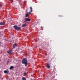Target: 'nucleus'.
<instances>
[{"label":"nucleus","mask_w":80,"mask_h":80,"mask_svg":"<svg viewBox=\"0 0 80 80\" xmlns=\"http://www.w3.org/2000/svg\"><path fill=\"white\" fill-rule=\"evenodd\" d=\"M13 68H14V67L13 66L10 67V68H9L10 70H12V69H13Z\"/></svg>","instance_id":"9"},{"label":"nucleus","mask_w":80,"mask_h":80,"mask_svg":"<svg viewBox=\"0 0 80 80\" xmlns=\"http://www.w3.org/2000/svg\"><path fill=\"white\" fill-rule=\"evenodd\" d=\"M21 24H19V26H21Z\"/></svg>","instance_id":"17"},{"label":"nucleus","mask_w":80,"mask_h":80,"mask_svg":"<svg viewBox=\"0 0 80 80\" xmlns=\"http://www.w3.org/2000/svg\"><path fill=\"white\" fill-rule=\"evenodd\" d=\"M22 80H26V78L25 77H23L22 78Z\"/></svg>","instance_id":"13"},{"label":"nucleus","mask_w":80,"mask_h":80,"mask_svg":"<svg viewBox=\"0 0 80 80\" xmlns=\"http://www.w3.org/2000/svg\"><path fill=\"white\" fill-rule=\"evenodd\" d=\"M13 27L14 28V29L18 31L20 30L21 29V28L20 27H17V26L16 25L14 26Z\"/></svg>","instance_id":"2"},{"label":"nucleus","mask_w":80,"mask_h":80,"mask_svg":"<svg viewBox=\"0 0 80 80\" xmlns=\"http://www.w3.org/2000/svg\"><path fill=\"white\" fill-rule=\"evenodd\" d=\"M25 21H29V22L30 21V19L29 18H26V19H25Z\"/></svg>","instance_id":"5"},{"label":"nucleus","mask_w":80,"mask_h":80,"mask_svg":"<svg viewBox=\"0 0 80 80\" xmlns=\"http://www.w3.org/2000/svg\"><path fill=\"white\" fill-rule=\"evenodd\" d=\"M47 67H48V68H50V65L48 64H47Z\"/></svg>","instance_id":"7"},{"label":"nucleus","mask_w":80,"mask_h":80,"mask_svg":"<svg viewBox=\"0 0 80 80\" xmlns=\"http://www.w3.org/2000/svg\"><path fill=\"white\" fill-rule=\"evenodd\" d=\"M8 54H12V50H8Z\"/></svg>","instance_id":"3"},{"label":"nucleus","mask_w":80,"mask_h":80,"mask_svg":"<svg viewBox=\"0 0 80 80\" xmlns=\"http://www.w3.org/2000/svg\"><path fill=\"white\" fill-rule=\"evenodd\" d=\"M22 64L25 65V66H27L28 63V60L26 58H24L23 59L22 61Z\"/></svg>","instance_id":"1"},{"label":"nucleus","mask_w":80,"mask_h":80,"mask_svg":"<svg viewBox=\"0 0 80 80\" xmlns=\"http://www.w3.org/2000/svg\"><path fill=\"white\" fill-rule=\"evenodd\" d=\"M11 1H12V2H13V0H11Z\"/></svg>","instance_id":"16"},{"label":"nucleus","mask_w":80,"mask_h":80,"mask_svg":"<svg viewBox=\"0 0 80 80\" xmlns=\"http://www.w3.org/2000/svg\"><path fill=\"white\" fill-rule=\"evenodd\" d=\"M31 14V12H29L28 13H26V16H25V17L26 18L27 17L28 15H30Z\"/></svg>","instance_id":"4"},{"label":"nucleus","mask_w":80,"mask_h":80,"mask_svg":"<svg viewBox=\"0 0 80 80\" xmlns=\"http://www.w3.org/2000/svg\"><path fill=\"white\" fill-rule=\"evenodd\" d=\"M42 28H43V27H42Z\"/></svg>","instance_id":"20"},{"label":"nucleus","mask_w":80,"mask_h":80,"mask_svg":"<svg viewBox=\"0 0 80 80\" xmlns=\"http://www.w3.org/2000/svg\"><path fill=\"white\" fill-rule=\"evenodd\" d=\"M0 45H1V43H0Z\"/></svg>","instance_id":"21"},{"label":"nucleus","mask_w":80,"mask_h":80,"mask_svg":"<svg viewBox=\"0 0 80 80\" xmlns=\"http://www.w3.org/2000/svg\"><path fill=\"white\" fill-rule=\"evenodd\" d=\"M1 78H0V79Z\"/></svg>","instance_id":"19"},{"label":"nucleus","mask_w":80,"mask_h":80,"mask_svg":"<svg viewBox=\"0 0 80 80\" xmlns=\"http://www.w3.org/2000/svg\"><path fill=\"white\" fill-rule=\"evenodd\" d=\"M4 73H7V74H8L9 73V71H7V70H5L4 71Z\"/></svg>","instance_id":"6"},{"label":"nucleus","mask_w":80,"mask_h":80,"mask_svg":"<svg viewBox=\"0 0 80 80\" xmlns=\"http://www.w3.org/2000/svg\"><path fill=\"white\" fill-rule=\"evenodd\" d=\"M27 23H28V22H27Z\"/></svg>","instance_id":"22"},{"label":"nucleus","mask_w":80,"mask_h":80,"mask_svg":"<svg viewBox=\"0 0 80 80\" xmlns=\"http://www.w3.org/2000/svg\"><path fill=\"white\" fill-rule=\"evenodd\" d=\"M27 75L26 72H24V74L23 75L24 76H25V75Z\"/></svg>","instance_id":"14"},{"label":"nucleus","mask_w":80,"mask_h":80,"mask_svg":"<svg viewBox=\"0 0 80 80\" xmlns=\"http://www.w3.org/2000/svg\"><path fill=\"white\" fill-rule=\"evenodd\" d=\"M17 46V45L16 44H14V45H13V48H15V47Z\"/></svg>","instance_id":"10"},{"label":"nucleus","mask_w":80,"mask_h":80,"mask_svg":"<svg viewBox=\"0 0 80 80\" xmlns=\"http://www.w3.org/2000/svg\"><path fill=\"white\" fill-rule=\"evenodd\" d=\"M4 24H5V23L3 22H1L0 23V25H4Z\"/></svg>","instance_id":"11"},{"label":"nucleus","mask_w":80,"mask_h":80,"mask_svg":"<svg viewBox=\"0 0 80 80\" xmlns=\"http://www.w3.org/2000/svg\"><path fill=\"white\" fill-rule=\"evenodd\" d=\"M27 26V24H23V25H22V28H24V27L26 26Z\"/></svg>","instance_id":"8"},{"label":"nucleus","mask_w":80,"mask_h":80,"mask_svg":"<svg viewBox=\"0 0 80 80\" xmlns=\"http://www.w3.org/2000/svg\"><path fill=\"white\" fill-rule=\"evenodd\" d=\"M23 23H25V22H26V21H24V22H23Z\"/></svg>","instance_id":"15"},{"label":"nucleus","mask_w":80,"mask_h":80,"mask_svg":"<svg viewBox=\"0 0 80 80\" xmlns=\"http://www.w3.org/2000/svg\"><path fill=\"white\" fill-rule=\"evenodd\" d=\"M30 12H32V8L31 7H30Z\"/></svg>","instance_id":"12"},{"label":"nucleus","mask_w":80,"mask_h":80,"mask_svg":"<svg viewBox=\"0 0 80 80\" xmlns=\"http://www.w3.org/2000/svg\"><path fill=\"white\" fill-rule=\"evenodd\" d=\"M2 5H0V7H2Z\"/></svg>","instance_id":"18"}]
</instances>
